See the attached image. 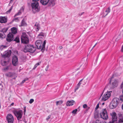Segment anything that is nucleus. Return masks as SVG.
Instances as JSON below:
<instances>
[{
	"label": "nucleus",
	"instance_id": "obj_1",
	"mask_svg": "<svg viewBox=\"0 0 123 123\" xmlns=\"http://www.w3.org/2000/svg\"><path fill=\"white\" fill-rule=\"evenodd\" d=\"M46 43V40H45L43 43L42 41L41 40H37L35 42V44L38 49H41L42 52H43L45 49V45Z\"/></svg>",
	"mask_w": 123,
	"mask_h": 123
},
{
	"label": "nucleus",
	"instance_id": "obj_2",
	"mask_svg": "<svg viewBox=\"0 0 123 123\" xmlns=\"http://www.w3.org/2000/svg\"><path fill=\"white\" fill-rule=\"evenodd\" d=\"M119 99L117 98H114L109 105L111 109H113L116 107L119 103Z\"/></svg>",
	"mask_w": 123,
	"mask_h": 123
},
{
	"label": "nucleus",
	"instance_id": "obj_3",
	"mask_svg": "<svg viewBox=\"0 0 123 123\" xmlns=\"http://www.w3.org/2000/svg\"><path fill=\"white\" fill-rule=\"evenodd\" d=\"M38 6V2H32L31 6L32 8V11L34 13H35L40 11V8Z\"/></svg>",
	"mask_w": 123,
	"mask_h": 123
},
{
	"label": "nucleus",
	"instance_id": "obj_4",
	"mask_svg": "<svg viewBox=\"0 0 123 123\" xmlns=\"http://www.w3.org/2000/svg\"><path fill=\"white\" fill-rule=\"evenodd\" d=\"M35 48L33 47V45L29 44L25 46L24 51L25 52H28L33 53L35 51Z\"/></svg>",
	"mask_w": 123,
	"mask_h": 123
},
{
	"label": "nucleus",
	"instance_id": "obj_5",
	"mask_svg": "<svg viewBox=\"0 0 123 123\" xmlns=\"http://www.w3.org/2000/svg\"><path fill=\"white\" fill-rule=\"evenodd\" d=\"M22 43L24 44H27L29 42V39L28 36L25 32H23L21 37Z\"/></svg>",
	"mask_w": 123,
	"mask_h": 123
},
{
	"label": "nucleus",
	"instance_id": "obj_6",
	"mask_svg": "<svg viewBox=\"0 0 123 123\" xmlns=\"http://www.w3.org/2000/svg\"><path fill=\"white\" fill-rule=\"evenodd\" d=\"M13 112L16 117L18 120H19L21 118L23 114L22 111H14Z\"/></svg>",
	"mask_w": 123,
	"mask_h": 123
},
{
	"label": "nucleus",
	"instance_id": "obj_7",
	"mask_svg": "<svg viewBox=\"0 0 123 123\" xmlns=\"http://www.w3.org/2000/svg\"><path fill=\"white\" fill-rule=\"evenodd\" d=\"M100 115L101 117L104 119H107L108 118V116L106 110L103 109L102 111L100 113Z\"/></svg>",
	"mask_w": 123,
	"mask_h": 123
},
{
	"label": "nucleus",
	"instance_id": "obj_8",
	"mask_svg": "<svg viewBox=\"0 0 123 123\" xmlns=\"http://www.w3.org/2000/svg\"><path fill=\"white\" fill-rule=\"evenodd\" d=\"M111 92H112L107 91V92H106L103 96L102 98V101H105L108 99L111 96Z\"/></svg>",
	"mask_w": 123,
	"mask_h": 123
},
{
	"label": "nucleus",
	"instance_id": "obj_9",
	"mask_svg": "<svg viewBox=\"0 0 123 123\" xmlns=\"http://www.w3.org/2000/svg\"><path fill=\"white\" fill-rule=\"evenodd\" d=\"M6 118L8 123H13L14 119L12 114H7Z\"/></svg>",
	"mask_w": 123,
	"mask_h": 123
},
{
	"label": "nucleus",
	"instance_id": "obj_10",
	"mask_svg": "<svg viewBox=\"0 0 123 123\" xmlns=\"http://www.w3.org/2000/svg\"><path fill=\"white\" fill-rule=\"evenodd\" d=\"M18 59L17 56L14 55L13 56L12 58V63L13 65L16 66H17L18 64Z\"/></svg>",
	"mask_w": 123,
	"mask_h": 123
},
{
	"label": "nucleus",
	"instance_id": "obj_11",
	"mask_svg": "<svg viewBox=\"0 0 123 123\" xmlns=\"http://www.w3.org/2000/svg\"><path fill=\"white\" fill-rule=\"evenodd\" d=\"M13 35L11 33H9L8 35L6 38V40L8 42H11L13 40Z\"/></svg>",
	"mask_w": 123,
	"mask_h": 123
},
{
	"label": "nucleus",
	"instance_id": "obj_12",
	"mask_svg": "<svg viewBox=\"0 0 123 123\" xmlns=\"http://www.w3.org/2000/svg\"><path fill=\"white\" fill-rule=\"evenodd\" d=\"M11 53V50L6 51L2 56L3 57H8L10 56Z\"/></svg>",
	"mask_w": 123,
	"mask_h": 123
},
{
	"label": "nucleus",
	"instance_id": "obj_13",
	"mask_svg": "<svg viewBox=\"0 0 123 123\" xmlns=\"http://www.w3.org/2000/svg\"><path fill=\"white\" fill-rule=\"evenodd\" d=\"M111 115L112 116V120L115 122L117 120V117L116 114L115 112H113L111 114Z\"/></svg>",
	"mask_w": 123,
	"mask_h": 123
},
{
	"label": "nucleus",
	"instance_id": "obj_14",
	"mask_svg": "<svg viewBox=\"0 0 123 123\" xmlns=\"http://www.w3.org/2000/svg\"><path fill=\"white\" fill-rule=\"evenodd\" d=\"M7 19L6 17H0V22L1 23H6L7 22Z\"/></svg>",
	"mask_w": 123,
	"mask_h": 123
},
{
	"label": "nucleus",
	"instance_id": "obj_15",
	"mask_svg": "<svg viewBox=\"0 0 123 123\" xmlns=\"http://www.w3.org/2000/svg\"><path fill=\"white\" fill-rule=\"evenodd\" d=\"M118 116L119 118V123H123V114L119 113L118 114Z\"/></svg>",
	"mask_w": 123,
	"mask_h": 123
},
{
	"label": "nucleus",
	"instance_id": "obj_16",
	"mask_svg": "<svg viewBox=\"0 0 123 123\" xmlns=\"http://www.w3.org/2000/svg\"><path fill=\"white\" fill-rule=\"evenodd\" d=\"M55 0H49L48 5L51 6H53L55 4Z\"/></svg>",
	"mask_w": 123,
	"mask_h": 123
},
{
	"label": "nucleus",
	"instance_id": "obj_17",
	"mask_svg": "<svg viewBox=\"0 0 123 123\" xmlns=\"http://www.w3.org/2000/svg\"><path fill=\"white\" fill-rule=\"evenodd\" d=\"M49 1V0H40V2L42 4L45 6L47 5Z\"/></svg>",
	"mask_w": 123,
	"mask_h": 123
},
{
	"label": "nucleus",
	"instance_id": "obj_18",
	"mask_svg": "<svg viewBox=\"0 0 123 123\" xmlns=\"http://www.w3.org/2000/svg\"><path fill=\"white\" fill-rule=\"evenodd\" d=\"M24 11V8L23 7H22L18 12L15 15L14 17H15L17 15H20L21 13L22 12H23Z\"/></svg>",
	"mask_w": 123,
	"mask_h": 123
},
{
	"label": "nucleus",
	"instance_id": "obj_19",
	"mask_svg": "<svg viewBox=\"0 0 123 123\" xmlns=\"http://www.w3.org/2000/svg\"><path fill=\"white\" fill-rule=\"evenodd\" d=\"M74 101L73 100L68 101L67 102L66 105L67 106H70L73 105Z\"/></svg>",
	"mask_w": 123,
	"mask_h": 123
},
{
	"label": "nucleus",
	"instance_id": "obj_20",
	"mask_svg": "<svg viewBox=\"0 0 123 123\" xmlns=\"http://www.w3.org/2000/svg\"><path fill=\"white\" fill-rule=\"evenodd\" d=\"M36 30L37 31H38L40 28V25L39 23H36L35 25Z\"/></svg>",
	"mask_w": 123,
	"mask_h": 123
},
{
	"label": "nucleus",
	"instance_id": "obj_21",
	"mask_svg": "<svg viewBox=\"0 0 123 123\" xmlns=\"http://www.w3.org/2000/svg\"><path fill=\"white\" fill-rule=\"evenodd\" d=\"M12 34H15L17 32V28L15 27H13L11 28Z\"/></svg>",
	"mask_w": 123,
	"mask_h": 123
},
{
	"label": "nucleus",
	"instance_id": "obj_22",
	"mask_svg": "<svg viewBox=\"0 0 123 123\" xmlns=\"http://www.w3.org/2000/svg\"><path fill=\"white\" fill-rule=\"evenodd\" d=\"M117 80L115 79L112 83V85L113 87H116L117 85Z\"/></svg>",
	"mask_w": 123,
	"mask_h": 123
},
{
	"label": "nucleus",
	"instance_id": "obj_23",
	"mask_svg": "<svg viewBox=\"0 0 123 123\" xmlns=\"http://www.w3.org/2000/svg\"><path fill=\"white\" fill-rule=\"evenodd\" d=\"M88 80L87 79L83 80V79H82L80 80V81H81L80 83V85H85L87 82V81Z\"/></svg>",
	"mask_w": 123,
	"mask_h": 123
},
{
	"label": "nucleus",
	"instance_id": "obj_24",
	"mask_svg": "<svg viewBox=\"0 0 123 123\" xmlns=\"http://www.w3.org/2000/svg\"><path fill=\"white\" fill-rule=\"evenodd\" d=\"M45 35L44 33L41 32L38 35V37L39 38H42L43 37H44Z\"/></svg>",
	"mask_w": 123,
	"mask_h": 123
},
{
	"label": "nucleus",
	"instance_id": "obj_25",
	"mask_svg": "<svg viewBox=\"0 0 123 123\" xmlns=\"http://www.w3.org/2000/svg\"><path fill=\"white\" fill-rule=\"evenodd\" d=\"M26 23L25 21V19L23 18L22 20L21 23V24L20 25V26H26Z\"/></svg>",
	"mask_w": 123,
	"mask_h": 123
},
{
	"label": "nucleus",
	"instance_id": "obj_26",
	"mask_svg": "<svg viewBox=\"0 0 123 123\" xmlns=\"http://www.w3.org/2000/svg\"><path fill=\"white\" fill-rule=\"evenodd\" d=\"M110 9L109 7H108L107 9L105 11V12L106 13V14H105L104 16V17H105L106 15H107L108 13L110 12Z\"/></svg>",
	"mask_w": 123,
	"mask_h": 123
},
{
	"label": "nucleus",
	"instance_id": "obj_27",
	"mask_svg": "<svg viewBox=\"0 0 123 123\" xmlns=\"http://www.w3.org/2000/svg\"><path fill=\"white\" fill-rule=\"evenodd\" d=\"M8 29V28H4L2 30V31H2V32L3 33H5L6 32Z\"/></svg>",
	"mask_w": 123,
	"mask_h": 123
},
{
	"label": "nucleus",
	"instance_id": "obj_28",
	"mask_svg": "<svg viewBox=\"0 0 123 123\" xmlns=\"http://www.w3.org/2000/svg\"><path fill=\"white\" fill-rule=\"evenodd\" d=\"M14 41H15L17 43H19V39L18 37H16L14 40Z\"/></svg>",
	"mask_w": 123,
	"mask_h": 123
},
{
	"label": "nucleus",
	"instance_id": "obj_29",
	"mask_svg": "<svg viewBox=\"0 0 123 123\" xmlns=\"http://www.w3.org/2000/svg\"><path fill=\"white\" fill-rule=\"evenodd\" d=\"M99 116V114L98 112H96L94 113V117L95 118H97Z\"/></svg>",
	"mask_w": 123,
	"mask_h": 123
},
{
	"label": "nucleus",
	"instance_id": "obj_30",
	"mask_svg": "<svg viewBox=\"0 0 123 123\" xmlns=\"http://www.w3.org/2000/svg\"><path fill=\"white\" fill-rule=\"evenodd\" d=\"M81 82V81H80L77 84L76 87L75 89V91H76L80 87V83Z\"/></svg>",
	"mask_w": 123,
	"mask_h": 123
},
{
	"label": "nucleus",
	"instance_id": "obj_31",
	"mask_svg": "<svg viewBox=\"0 0 123 123\" xmlns=\"http://www.w3.org/2000/svg\"><path fill=\"white\" fill-rule=\"evenodd\" d=\"M63 101L62 100L57 101L56 102V105H61Z\"/></svg>",
	"mask_w": 123,
	"mask_h": 123
},
{
	"label": "nucleus",
	"instance_id": "obj_32",
	"mask_svg": "<svg viewBox=\"0 0 123 123\" xmlns=\"http://www.w3.org/2000/svg\"><path fill=\"white\" fill-rule=\"evenodd\" d=\"M92 74L91 75L88 77L86 79L88 81L87 82L88 83L89 80L92 78Z\"/></svg>",
	"mask_w": 123,
	"mask_h": 123
},
{
	"label": "nucleus",
	"instance_id": "obj_33",
	"mask_svg": "<svg viewBox=\"0 0 123 123\" xmlns=\"http://www.w3.org/2000/svg\"><path fill=\"white\" fill-rule=\"evenodd\" d=\"M13 21H15L16 22H18L19 21V18L18 17L13 19Z\"/></svg>",
	"mask_w": 123,
	"mask_h": 123
},
{
	"label": "nucleus",
	"instance_id": "obj_34",
	"mask_svg": "<svg viewBox=\"0 0 123 123\" xmlns=\"http://www.w3.org/2000/svg\"><path fill=\"white\" fill-rule=\"evenodd\" d=\"M78 111L77 109H76L75 110H73L72 112V113L73 114H76V112Z\"/></svg>",
	"mask_w": 123,
	"mask_h": 123
},
{
	"label": "nucleus",
	"instance_id": "obj_35",
	"mask_svg": "<svg viewBox=\"0 0 123 123\" xmlns=\"http://www.w3.org/2000/svg\"><path fill=\"white\" fill-rule=\"evenodd\" d=\"M3 35L2 33V32L1 31H0V38L1 39H2L3 38Z\"/></svg>",
	"mask_w": 123,
	"mask_h": 123
},
{
	"label": "nucleus",
	"instance_id": "obj_36",
	"mask_svg": "<svg viewBox=\"0 0 123 123\" xmlns=\"http://www.w3.org/2000/svg\"><path fill=\"white\" fill-rule=\"evenodd\" d=\"M103 122L100 120L98 119L97 120L95 121V123H102Z\"/></svg>",
	"mask_w": 123,
	"mask_h": 123
},
{
	"label": "nucleus",
	"instance_id": "obj_37",
	"mask_svg": "<svg viewBox=\"0 0 123 123\" xmlns=\"http://www.w3.org/2000/svg\"><path fill=\"white\" fill-rule=\"evenodd\" d=\"M103 122L100 120L98 119L97 120L95 121V123H102Z\"/></svg>",
	"mask_w": 123,
	"mask_h": 123
},
{
	"label": "nucleus",
	"instance_id": "obj_38",
	"mask_svg": "<svg viewBox=\"0 0 123 123\" xmlns=\"http://www.w3.org/2000/svg\"><path fill=\"white\" fill-rule=\"evenodd\" d=\"M120 101H123V94L120 96Z\"/></svg>",
	"mask_w": 123,
	"mask_h": 123
},
{
	"label": "nucleus",
	"instance_id": "obj_39",
	"mask_svg": "<svg viewBox=\"0 0 123 123\" xmlns=\"http://www.w3.org/2000/svg\"><path fill=\"white\" fill-rule=\"evenodd\" d=\"M6 75L8 77H11V73H6Z\"/></svg>",
	"mask_w": 123,
	"mask_h": 123
},
{
	"label": "nucleus",
	"instance_id": "obj_40",
	"mask_svg": "<svg viewBox=\"0 0 123 123\" xmlns=\"http://www.w3.org/2000/svg\"><path fill=\"white\" fill-rule=\"evenodd\" d=\"M34 101V100L33 99H30L29 101V103L30 104L32 103Z\"/></svg>",
	"mask_w": 123,
	"mask_h": 123
},
{
	"label": "nucleus",
	"instance_id": "obj_41",
	"mask_svg": "<svg viewBox=\"0 0 123 123\" xmlns=\"http://www.w3.org/2000/svg\"><path fill=\"white\" fill-rule=\"evenodd\" d=\"M99 107V104H98L96 105V107L95 109V110H97Z\"/></svg>",
	"mask_w": 123,
	"mask_h": 123
},
{
	"label": "nucleus",
	"instance_id": "obj_42",
	"mask_svg": "<svg viewBox=\"0 0 123 123\" xmlns=\"http://www.w3.org/2000/svg\"><path fill=\"white\" fill-rule=\"evenodd\" d=\"M87 107V105L86 104H85L83 105V107L84 108H86Z\"/></svg>",
	"mask_w": 123,
	"mask_h": 123
},
{
	"label": "nucleus",
	"instance_id": "obj_43",
	"mask_svg": "<svg viewBox=\"0 0 123 123\" xmlns=\"http://www.w3.org/2000/svg\"><path fill=\"white\" fill-rule=\"evenodd\" d=\"M49 67V65H48L47 66L46 68H45V70L46 71H47L48 70V69Z\"/></svg>",
	"mask_w": 123,
	"mask_h": 123
},
{
	"label": "nucleus",
	"instance_id": "obj_44",
	"mask_svg": "<svg viewBox=\"0 0 123 123\" xmlns=\"http://www.w3.org/2000/svg\"><path fill=\"white\" fill-rule=\"evenodd\" d=\"M26 106H24V114H25V113L26 111Z\"/></svg>",
	"mask_w": 123,
	"mask_h": 123
},
{
	"label": "nucleus",
	"instance_id": "obj_45",
	"mask_svg": "<svg viewBox=\"0 0 123 123\" xmlns=\"http://www.w3.org/2000/svg\"><path fill=\"white\" fill-rule=\"evenodd\" d=\"M9 69V67H7L6 68H4V70H7Z\"/></svg>",
	"mask_w": 123,
	"mask_h": 123
},
{
	"label": "nucleus",
	"instance_id": "obj_46",
	"mask_svg": "<svg viewBox=\"0 0 123 123\" xmlns=\"http://www.w3.org/2000/svg\"><path fill=\"white\" fill-rule=\"evenodd\" d=\"M50 115H49V116L48 117H47L46 118V120H49V119L50 118Z\"/></svg>",
	"mask_w": 123,
	"mask_h": 123
},
{
	"label": "nucleus",
	"instance_id": "obj_47",
	"mask_svg": "<svg viewBox=\"0 0 123 123\" xmlns=\"http://www.w3.org/2000/svg\"><path fill=\"white\" fill-rule=\"evenodd\" d=\"M84 13V12H82L81 13H79V15L80 16L82 15Z\"/></svg>",
	"mask_w": 123,
	"mask_h": 123
},
{
	"label": "nucleus",
	"instance_id": "obj_48",
	"mask_svg": "<svg viewBox=\"0 0 123 123\" xmlns=\"http://www.w3.org/2000/svg\"><path fill=\"white\" fill-rule=\"evenodd\" d=\"M12 6H11V8H10V9L8 11V12H10L11 10H12Z\"/></svg>",
	"mask_w": 123,
	"mask_h": 123
},
{
	"label": "nucleus",
	"instance_id": "obj_49",
	"mask_svg": "<svg viewBox=\"0 0 123 123\" xmlns=\"http://www.w3.org/2000/svg\"><path fill=\"white\" fill-rule=\"evenodd\" d=\"M26 80H22V81L21 83V84H23V83H24L25 82Z\"/></svg>",
	"mask_w": 123,
	"mask_h": 123
},
{
	"label": "nucleus",
	"instance_id": "obj_50",
	"mask_svg": "<svg viewBox=\"0 0 123 123\" xmlns=\"http://www.w3.org/2000/svg\"><path fill=\"white\" fill-rule=\"evenodd\" d=\"M39 0H32V2H38V1Z\"/></svg>",
	"mask_w": 123,
	"mask_h": 123
},
{
	"label": "nucleus",
	"instance_id": "obj_51",
	"mask_svg": "<svg viewBox=\"0 0 123 123\" xmlns=\"http://www.w3.org/2000/svg\"><path fill=\"white\" fill-rule=\"evenodd\" d=\"M37 65H36L35 64V65L34 66V67L33 68V69H35L37 67Z\"/></svg>",
	"mask_w": 123,
	"mask_h": 123
},
{
	"label": "nucleus",
	"instance_id": "obj_52",
	"mask_svg": "<svg viewBox=\"0 0 123 123\" xmlns=\"http://www.w3.org/2000/svg\"><path fill=\"white\" fill-rule=\"evenodd\" d=\"M41 62H38V63H37L36 64V65H37V66L39 65H40V64H41Z\"/></svg>",
	"mask_w": 123,
	"mask_h": 123
},
{
	"label": "nucleus",
	"instance_id": "obj_53",
	"mask_svg": "<svg viewBox=\"0 0 123 123\" xmlns=\"http://www.w3.org/2000/svg\"><path fill=\"white\" fill-rule=\"evenodd\" d=\"M62 48V46H59V47L58 49H61Z\"/></svg>",
	"mask_w": 123,
	"mask_h": 123
},
{
	"label": "nucleus",
	"instance_id": "obj_54",
	"mask_svg": "<svg viewBox=\"0 0 123 123\" xmlns=\"http://www.w3.org/2000/svg\"><path fill=\"white\" fill-rule=\"evenodd\" d=\"M14 105V103L13 102L12 104H11L10 105V106L11 107L13 105Z\"/></svg>",
	"mask_w": 123,
	"mask_h": 123
},
{
	"label": "nucleus",
	"instance_id": "obj_55",
	"mask_svg": "<svg viewBox=\"0 0 123 123\" xmlns=\"http://www.w3.org/2000/svg\"><path fill=\"white\" fill-rule=\"evenodd\" d=\"M121 51L122 52H123V45H122V47H121Z\"/></svg>",
	"mask_w": 123,
	"mask_h": 123
},
{
	"label": "nucleus",
	"instance_id": "obj_56",
	"mask_svg": "<svg viewBox=\"0 0 123 123\" xmlns=\"http://www.w3.org/2000/svg\"><path fill=\"white\" fill-rule=\"evenodd\" d=\"M114 122H115L111 120V121H110L109 123H114Z\"/></svg>",
	"mask_w": 123,
	"mask_h": 123
},
{
	"label": "nucleus",
	"instance_id": "obj_57",
	"mask_svg": "<svg viewBox=\"0 0 123 123\" xmlns=\"http://www.w3.org/2000/svg\"><path fill=\"white\" fill-rule=\"evenodd\" d=\"M84 65V66H85V67H86L87 65V63L86 62H85V64Z\"/></svg>",
	"mask_w": 123,
	"mask_h": 123
},
{
	"label": "nucleus",
	"instance_id": "obj_58",
	"mask_svg": "<svg viewBox=\"0 0 123 123\" xmlns=\"http://www.w3.org/2000/svg\"><path fill=\"white\" fill-rule=\"evenodd\" d=\"M105 14H106V13L105 12L103 14V17H104V15H105Z\"/></svg>",
	"mask_w": 123,
	"mask_h": 123
},
{
	"label": "nucleus",
	"instance_id": "obj_59",
	"mask_svg": "<svg viewBox=\"0 0 123 123\" xmlns=\"http://www.w3.org/2000/svg\"><path fill=\"white\" fill-rule=\"evenodd\" d=\"M13 0H11L10 3L11 2H13Z\"/></svg>",
	"mask_w": 123,
	"mask_h": 123
},
{
	"label": "nucleus",
	"instance_id": "obj_60",
	"mask_svg": "<svg viewBox=\"0 0 123 123\" xmlns=\"http://www.w3.org/2000/svg\"><path fill=\"white\" fill-rule=\"evenodd\" d=\"M113 78V77H111V79L110 80V83H111V79H112V78Z\"/></svg>",
	"mask_w": 123,
	"mask_h": 123
},
{
	"label": "nucleus",
	"instance_id": "obj_61",
	"mask_svg": "<svg viewBox=\"0 0 123 123\" xmlns=\"http://www.w3.org/2000/svg\"><path fill=\"white\" fill-rule=\"evenodd\" d=\"M122 108L123 110V104H122Z\"/></svg>",
	"mask_w": 123,
	"mask_h": 123
},
{
	"label": "nucleus",
	"instance_id": "obj_62",
	"mask_svg": "<svg viewBox=\"0 0 123 123\" xmlns=\"http://www.w3.org/2000/svg\"><path fill=\"white\" fill-rule=\"evenodd\" d=\"M95 47V46L94 45V46L92 48V49L91 50H92V49H93Z\"/></svg>",
	"mask_w": 123,
	"mask_h": 123
},
{
	"label": "nucleus",
	"instance_id": "obj_63",
	"mask_svg": "<svg viewBox=\"0 0 123 123\" xmlns=\"http://www.w3.org/2000/svg\"><path fill=\"white\" fill-rule=\"evenodd\" d=\"M6 63V61H4V63H5V64Z\"/></svg>",
	"mask_w": 123,
	"mask_h": 123
},
{
	"label": "nucleus",
	"instance_id": "obj_64",
	"mask_svg": "<svg viewBox=\"0 0 123 123\" xmlns=\"http://www.w3.org/2000/svg\"><path fill=\"white\" fill-rule=\"evenodd\" d=\"M83 61H84V60H82L81 62V63H82L83 62Z\"/></svg>",
	"mask_w": 123,
	"mask_h": 123
}]
</instances>
